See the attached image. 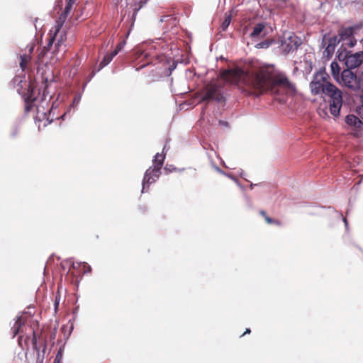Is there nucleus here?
Segmentation results:
<instances>
[{"label":"nucleus","instance_id":"6ab92c4d","mask_svg":"<svg viewBox=\"0 0 363 363\" xmlns=\"http://www.w3.org/2000/svg\"><path fill=\"white\" fill-rule=\"evenodd\" d=\"M22 317L18 316L15 321L13 325L11 328V331L13 333V337L16 336L21 331V327L23 325L24 323L22 321Z\"/></svg>","mask_w":363,"mask_h":363},{"label":"nucleus","instance_id":"7ed1b4c3","mask_svg":"<svg viewBox=\"0 0 363 363\" xmlns=\"http://www.w3.org/2000/svg\"><path fill=\"white\" fill-rule=\"evenodd\" d=\"M320 94L330 97V113L335 117L338 116L343 102L342 91L333 84L329 82Z\"/></svg>","mask_w":363,"mask_h":363},{"label":"nucleus","instance_id":"1a4fd4ad","mask_svg":"<svg viewBox=\"0 0 363 363\" xmlns=\"http://www.w3.org/2000/svg\"><path fill=\"white\" fill-rule=\"evenodd\" d=\"M330 77L325 69H320L313 75L310 88L313 95H319L324 90L326 84H329Z\"/></svg>","mask_w":363,"mask_h":363},{"label":"nucleus","instance_id":"4be33fe9","mask_svg":"<svg viewBox=\"0 0 363 363\" xmlns=\"http://www.w3.org/2000/svg\"><path fill=\"white\" fill-rule=\"evenodd\" d=\"M275 42L273 39H266L257 43L256 48L266 49L271 46Z\"/></svg>","mask_w":363,"mask_h":363},{"label":"nucleus","instance_id":"c9c22d12","mask_svg":"<svg viewBox=\"0 0 363 363\" xmlns=\"http://www.w3.org/2000/svg\"><path fill=\"white\" fill-rule=\"evenodd\" d=\"M95 74H96V72H95L94 71H93V72L91 73L90 77H89V79H88L87 82H89V81H90V80L94 77V75H95Z\"/></svg>","mask_w":363,"mask_h":363},{"label":"nucleus","instance_id":"423d86ee","mask_svg":"<svg viewBox=\"0 0 363 363\" xmlns=\"http://www.w3.org/2000/svg\"><path fill=\"white\" fill-rule=\"evenodd\" d=\"M65 52V46L62 48L58 45L55 41V37H50L47 45L43 47L39 53V57H45L50 55V62H53L62 58Z\"/></svg>","mask_w":363,"mask_h":363},{"label":"nucleus","instance_id":"0eeeda50","mask_svg":"<svg viewBox=\"0 0 363 363\" xmlns=\"http://www.w3.org/2000/svg\"><path fill=\"white\" fill-rule=\"evenodd\" d=\"M301 43V39L291 32H284L279 40L281 52L284 55L296 51Z\"/></svg>","mask_w":363,"mask_h":363},{"label":"nucleus","instance_id":"f8f14e48","mask_svg":"<svg viewBox=\"0 0 363 363\" xmlns=\"http://www.w3.org/2000/svg\"><path fill=\"white\" fill-rule=\"evenodd\" d=\"M346 124L352 128L350 134L354 138L362 136L363 122L355 115L349 114L345 117Z\"/></svg>","mask_w":363,"mask_h":363},{"label":"nucleus","instance_id":"09e8293b","mask_svg":"<svg viewBox=\"0 0 363 363\" xmlns=\"http://www.w3.org/2000/svg\"><path fill=\"white\" fill-rule=\"evenodd\" d=\"M179 172H183L184 170V168L177 169Z\"/></svg>","mask_w":363,"mask_h":363},{"label":"nucleus","instance_id":"72a5a7b5","mask_svg":"<svg viewBox=\"0 0 363 363\" xmlns=\"http://www.w3.org/2000/svg\"><path fill=\"white\" fill-rule=\"evenodd\" d=\"M81 265H82V262H72V267L73 269H77L78 267H79Z\"/></svg>","mask_w":363,"mask_h":363},{"label":"nucleus","instance_id":"a878e982","mask_svg":"<svg viewBox=\"0 0 363 363\" xmlns=\"http://www.w3.org/2000/svg\"><path fill=\"white\" fill-rule=\"evenodd\" d=\"M162 157L163 158L164 157V160L165 159V155H163V154H160V153H157L155 157H154V159L152 160V162H153V166H155V164H157L159 162V160L160 159H162Z\"/></svg>","mask_w":363,"mask_h":363},{"label":"nucleus","instance_id":"ea45409f","mask_svg":"<svg viewBox=\"0 0 363 363\" xmlns=\"http://www.w3.org/2000/svg\"><path fill=\"white\" fill-rule=\"evenodd\" d=\"M216 169L218 172H220V173H221V174H225V172H224V171H223V170H221L219 167H216Z\"/></svg>","mask_w":363,"mask_h":363},{"label":"nucleus","instance_id":"a19ab883","mask_svg":"<svg viewBox=\"0 0 363 363\" xmlns=\"http://www.w3.org/2000/svg\"><path fill=\"white\" fill-rule=\"evenodd\" d=\"M262 184V183H259V184H252V183H251L250 188L252 189L253 186H261Z\"/></svg>","mask_w":363,"mask_h":363},{"label":"nucleus","instance_id":"49530a36","mask_svg":"<svg viewBox=\"0 0 363 363\" xmlns=\"http://www.w3.org/2000/svg\"><path fill=\"white\" fill-rule=\"evenodd\" d=\"M260 214L262 215L264 218L267 216L266 213L264 211H261Z\"/></svg>","mask_w":363,"mask_h":363},{"label":"nucleus","instance_id":"a211bd4d","mask_svg":"<svg viewBox=\"0 0 363 363\" xmlns=\"http://www.w3.org/2000/svg\"><path fill=\"white\" fill-rule=\"evenodd\" d=\"M115 56H116V52H111L110 54L106 55L104 57L103 60L99 63L97 72L100 71L101 69L108 65L112 61Z\"/></svg>","mask_w":363,"mask_h":363},{"label":"nucleus","instance_id":"58836bf2","mask_svg":"<svg viewBox=\"0 0 363 363\" xmlns=\"http://www.w3.org/2000/svg\"><path fill=\"white\" fill-rule=\"evenodd\" d=\"M325 38H326V35H324L323 40H322V46L323 47L325 46Z\"/></svg>","mask_w":363,"mask_h":363},{"label":"nucleus","instance_id":"20e7f679","mask_svg":"<svg viewBox=\"0 0 363 363\" xmlns=\"http://www.w3.org/2000/svg\"><path fill=\"white\" fill-rule=\"evenodd\" d=\"M343 84L354 91H358V96L363 104V71L361 77H357L350 69H344L341 73Z\"/></svg>","mask_w":363,"mask_h":363},{"label":"nucleus","instance_id":"9b49d317","mask_svg":"<svg viewBox=\"0 0 363 363\" xmlns=\"http://www.w3.org/2000/svg\"><path fill=\"white\" fill-rule=\"evenodd\" d=\"M201 101L224 103L225 97L223 94L222 87L216 84L208 85L206 87L205 94L202 96Z\"/></svg>","mask_w":363,"mask_h":363},{"label":"nucleus","instance_id":"7c9ffc66","mask_svg":"<svg viewBox=\"0 0 363 363\" xmlns=\"http://www.w3.org/2000/svg\"><path fill=\"white\" fill-rule=\"evenodd\" d=\"M19 133V128L18 126L13 127V130L11 132V136L12 138H16Z\"/></svg>","mask_w":363,"mask_h":363},{"label":"nucleus","instance_id":"c756f323","mask_svg":"<svg viewBox=\"0 0 363 363\" xmlns=\"http://www.w3.org/2000/svg\"><path fill=\"white\" fill-rule=\"evenodd\" d=\"M82 267L84 268V273L86 274V273H88V272H91V267L86 263V262H82Z\"/></svg>","mask_w":363,"mask_h":363},{"label":"nucleus","instance_id":"79ce46f5","mask_svg":"<svg viewBox=\"0 0 363 363\" xmlns=\"http://www.w3.org/2000/svg\"><path fill=\"white\" fill-rule=\"evenodd\" d=\"M250 332H251V331H250V329L247 328V329H246V331H245V333H244L241 336H243V335H245V334H250Z\"/></svg>","mask_w":363,"mask_h":363},{"label":"nucleus","instance_id":"bb28decb","mask_svg":"<svg viewBox=\"0 0 363 363\" xmlns=\"http://www.w3.org/2000/svg\"><path fill=\"white\" fill-rule=\"evenodd\" d=\"M67 16L68 15H65L64 13H62L59 17V19L58 21H57V24L56 25H58V24H60L61 25V27L62 26V24L65 23V21H66L67 18Z\"/></svg>","mask_w":363,"mask_h":363},{"label":"nucleus","instance_id":"8fccbe9b","mask_svg":"<svg viewBox=\"0 0 363 363\" xmlns=\"http://www.w3.org/2000/svg\"><path fill=\"white\" fill-rule=\"evenodd\" d=\"M35 340H35V337H33V340H32V341L33 342V344H35Z\"/></svg>","mask_w":363,"mask_h":363},{"label":"nucleus","instance_id":"603ef678","mask_svg":"<svg viewBox=\"0 0 363 363\" xmlns=\"http://www.w3.org/2000/svg\"><path fill=\"white\" fill-rule=\"evenodd\" d=\"M32 51H33V48H31L30 49V52H32Z\"/></svg>","mask_w":363,"mask_h":363},{"label":"nucleus","instance_id":"37998d69","mask_svg":"<svg viewBox=\"0 0 363 363\" xmlns=\"http://www.w3.org/2000/svg\"><path fill=\"white\" fill-rule=\"evenodd\" d=\"M343 222L345 225L346 228H347L348 223L346 218H343Z\"/></svg>","mask_w":363,"mask_h":363},{"label":"nucleus","instance_id":"c85d7f7f","mask_svg":"<svg viewBox=\"0 0 363 363\" xmlns=\"http://www.w3.org/2000/svg\"><path fill=\"white\" fill-rule=\"evenodd\" d=\"M62 358V354L60 351H59L55 356L53 363H61Z\"/></svg>","mask_w":363,"mask_h":363},{"label":"nucleus","instance_id":"aec40b11","mask_svg":"<svg viewBox=\"0 0 363 363\" xmlns=\"http://www.w3.org/2000/svg\"><path fill=\"white\" fill-rule=\"evenodd\" d=\"M265 25L263 23H259L253 28L252 32L250 33V37L252 38L258 37L264 30Z\"/></svg>","mask_w":363,"mask_h":363},{"label":"nucleus","instance_id":"a18cd8bd","mask_svg":"<svg viewBox=\"0 0 363 363\" xmlns=\"http://www.w3.org/2000/svg\"><path fill=\"white\" fill-rule=\"evenodd\" d=\"M240 176L242 177V178H245V177L246 176V174L242 171L240 173Z\"/></svg>","mask_w":363,"mask_h":363},{"label":"nucleus","instance_id":"39448f33","mask_svg":"<svg viewBox=\"0 0 363 363\" xmlns=\"http://www.w3.org/2000/svg\"><path fill=\"white\" fill-rule=\"evenodd\" d=\"M362 28V24H355L347 28H340L337 36H338L340 42L342 43V47L347 46L353 48L357 44V40L354 38V35L361 30Z\"/></svg>","mask_w":363,"mask_h":363},{"label":"nucleus","instance_id":"3c124183","mask_svg":"<svg viewBox=\"0 0 363 363\" xmlns=\"http://www.w3.org/2000/svg\"><path fill=\"white\" fill-rule=\"evenodd\" d=\"M86 84H87V82L86 84H84V85L83 86V90L84 89L85 86H86Z\"/></svg>","mask_w":363,"mask_h":363},{"label":"nucleus","instance_id":"4468645a","mask_svg":"<svg viewBox=\"0 0 363 363\" xmlns=\"http://www.w3.org/2000/svg\"><path fill=\"white\" fill-rule=\"evenodd\" d=\"M61 25H55L54 28L50 30V36L55 37V41L58 45L64 48L66 47L65 41L67 40L66 33L64 31H61Z\"/></svg>","mask_w":363,"mask_h":363},{"label":"nucleus","instance_id":"de8ad7c7","mask_svg":"<svg viewBox=\"0 0 363 363\" xmlns=\"http://www.w3.org/2000/svg\"><path fill=\"white\" fill-rule=\"evenodd\" d=\"M67 3H72V6H73L74 0H68Z\"/></svg>","mask_w":363,"mask_h":363},{"label":"nucleus","instance_id":"f257e3e1","mask_svg":"<svg viewBox=\"0 0 363 363\" xmlns=\"http://www.w3.org/2000/svg\"><path fill=\"white\" fill-rule=\"evenodd\" d=\"M234 80L238 83H242L250 90L249 94L259 96L264 92H270L278 95L279 87L283 89L286 93L294 94L296 86L289 81L284 72H277L272 78L269 77L264 72L250 73L238 69L233 73Z\"/></svg>","mask_w":363,"mask_h":363},{"label":"nucleus","instance_id":"9d476101","mask_svg":"<svg viewBox=\"0 0 363 363\" xmlns=\"http://www.w3.org/2000/svg\"><path fill=\"white\" fill-rule=\"evenodd\" d=\"M164 163V157L160 159L157 164L153 167H150L145 172L144 177L142 182V193L147 191L146 189L149 186L155 182L161 174V169Z\"/></svg>","mask_w":363,"mask_h":363},{"label":"nucleus","instance_id":"2eb2a0df","mask_svg":"<svg viewBox=\"0 0 363 363\" xmlns=\"http://www.w3.org/2000/svg\"><path fill=\"white\" fill-rule=\"evenodd\" d=\"M160 22L162 23H164V26L162 28L165 30V31H168L177 26L178 21L176 17L169 14L162 16L160 18Z\"/></svg>","mask_w":363,"mask_h":363},{"label":"nucleus","instance_id":"ddd939ff","mask_svg":"<svg viewBox=\"0 0 363 363\" xmlns=\"http://www.w3.org/2000/svg\"><path fill=\"white\" fill-rule=\"evenodd\" d=\"M129 1L128 4H132L130 8L133 10V13L131 16L128 14V16L125 18L126 11L124 13L123 17L122 18V21L128 22L130 23V26H133L134 22L135 20V16L137 15L138 11L143 6L144 4H146L147 0H127Z\"/></svg>","mask_w":363,"mask_h":363},{"label":"nucleus","instance_id":"412c9836","mask_svg":"<svg viewBox=\"0 0 363 363\" xmlns=\"http://www.w3.org/2000/svg\"><path fill=\"white\" fill-rule=\"evenodd\" d=\"M330 69L334 79L338 80L340 72L339 64L335 61L332 62L330 64Z\"/></svg>","mask_w":363,"mask_h":363},{"label":"nucleus","instance_id":"cd10ccee","mask_svg":"<svg viewBox=\"0 0 363 363\" xmlns=\"http://www.w3.org/2000/svg\"><path fill=\"white\" fill-rule=\"evenodd\" d=\"M72 8V3H67L65 8L64 11H62V13H64L65 15H68L70 13Z\"/></svg>","mask_w":363,"mask_h":363},{"label":"nucleus","instance_id":"473e14b6","mask_svg":"<svg viewBox=\"0 0 363 363\" xmlns=\"http://www.w3.org/2000/svg\"><path fill=\"white\" fill-rule=\"evenodd\" d=\"M265 220L266 221L269 223V224H272V223H276V224H279V221L277 220H273L272 218L268 217V216H266L265 217Z\"/></svg>","mask_w":363,"mask_h":363},{"label":"nucleus","instance_id":"b1692460","mask_svg":"<svg viewBox=\"0 0 363 363\" xmlns=\"http://www.w3.org/2000/svg\"><path fill=\"white\" fill-rule=\"evenodd\" d=\"M28 57L26 55L21 56L20 67L23 70L26 69V64L28 62Z\"/></svg>","mask_w":363,"mask_h":363},{"label":"nucleus","instance_id":"f03ea898","mask_svg":"<svg viewBox=\"0 0 363 363\" xmlns=\"http://www.w3.org/2000/svg\"><path fill=\"white\" fill-rule=\"evenodd\" d=\"M48 79L46 78L44 82V89L41 94L40 89H36L33 84L30 82L27 85V91L23 95L25 101V112L28 113L33 107L35 106L37 110L36 118L39 121L46 120L48 123H50L54 120V114L52 111L55 106L53 102L49 108V102L51 96H48Z\"/></svg>","mask_w":363,"mask_h":363},{"label":"nucleus","instance_id":"f3484780","mask_svg":"<svg viewBox=\"0 0 363 363\" xmlns=\"http://www.w3.org/2000/svg\"><path fill=\"white\" fill-rule=\"evenodd\" d=\"M81 99H82V94H77L74 96V97L72 104H71L67 108V110L60 117H56V118H57V119L58 118H61V119L63 120L65 118V116L70 113L72 109H73L74 111L75 110L76 107L79 104V102L81 101Z\"/></svg>","mask_w":363,"mask_h":363},{"label":"nucleus","instance_id":"f704fd0d","mask_svg":"<svg viewBox=\"0 0 363 363\" xmlns=\"http://www.w3.org/2000/svg\"><path fill=\"white\" fill-rule=\"evenodd\" d=\"M219 123L220 125H224V126H228V123L227 121H219Z\"/></svg>","mask_w":363,"mask_h":363},{"label":"nucleus","instance_id":"e433bc0d","mask_svg":"<svg viewBox=\"0 0 363 363\" xmlns=\"http://www.w3.org/2000/svg\"><path fill=\"white\" fill-rule=\"evenodd\" d=\"M231 179L235 181V182L240 187V188H242V186H241V185L239 184L238 181L237 179L234 178L233 177H230Z\"/></svg>","mask_w":363,"mask_h":363},{"label":"nucleus","instance_id":"2f4dec72","mask_svg":"<svg viewBox=\"0 0 363 363\" xmlns=\"http://www.w3.org/2000/svg\"><path fill=\"white\" fill-rule=\"evenodd\" d=\"M165 171H168L169 172H172L173 171H177V169L174 165H168L167 164L164 167Z\"/></svg>","mask_w":363,"mask_h":363},{"label":"nucleus","instance_id":"dca6fc26","mask_svg":"<svg viewBox=\"0 0 363 363\" xmlns=\"http://www.w3.org/2000/svg\"><path fill=\"white\" fill-rule=\"evenodd\" d=\"M338 36L333 35L328 39V43L325 49V53L327 57H330L333 56L336 46L340 43Z\"/></svg>","mask_w":363,"mask_h":363},{"label":"nucleus","instance_id":"6e6552de","mask_svg":"<svg viewBox=\"0 0 363 363\" xmlns=\"http://www.w3.org/2000/svg\"><path fill=\"white\" fill-rule=\"evenodd\" d=\"M337 58L340 61H342L347 69H352L359 67L363 62V52H357L351 53L346 51L345 49L337 51Z\"/></svg>","mask_w":363,"mask_h":363},{"label":"nucleus","instance_id":"5701e85b","mask_svg":"<svg viewBox=\"0 0 363 363\" xmlns=\"http://www.w3.org/2000/svg\"><path fill=\"white\" fill-rule=\"evenodd\" d=\"M231 22V15L229 14L225 17V19L221 23L220 28L223 31H225L229 26Z\"/></svg>","mask_w":363,"mask_h":363},{"label":"nucleus","instance_id":"393cba45","mask_svg":"<svg viewBox=\"0 0 363 363\" xmlns=\"http://www.w3.org/2000/svg\"><path fill=\"white\" fill-rule=\"evenodd\" d=\"M125 40H123L121 41L117 45L116 49L113 52H116V55L118 54V52L123 48L124 45H125Z\"/></svg>","mask_w":363,"mask_h":363},{"label":"nucleus","instance_id":"4c0bfd02","mask_svg":"<svg viewBox=\"0 0 363 363\" xmlns=\"http://www.w3.org/2000/svg\"><path fill=\"white\" fill-rule=\"evenodd\" d=\"M54 306H55V310H57L59 306V301L55 300Z\"/></svg>","mask_w":363,"mask_h":363},{"label":"nucleus","instance_id":"c03bdc74","mask_svg":"<svg viewBox=\"0 0 363 363\" xmlns=\"http://www.w3.org/2000/svg\"><path fill=\"white\" fill-rule=\"evenodd\" d=\"M18 344H19L21 346H22V345H21V341H22V336H21V335H20V336H19V337H18Z\"/></svg>","mask_w":363,"mask_h":363}]
</instances>
